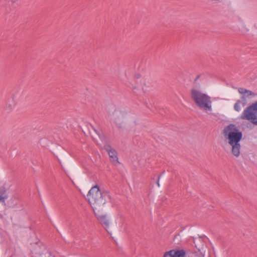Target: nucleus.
Returning <instances> with one entry per match:
<instances>
[{
	"mask_svg": "<svg viewBox=\"0 0 257 257\" xmlns=\"http://www.w3.org/2000/svg\"><path fill=\"white\" fill-rule=\"evenodd\" d=\"M89 203L91 205L95 215L102 226L108 233L111 234L108 230L109 220L106 215H99L98 213L108 210L111 206V198L107 191L102 192L98 185L91 188L87 194Z\"/></svg>",
	"mask_w": 257,
	"mask_h": 257,
	"instance_id": "obj_1",
	"label": "nucleus"
},
{
	"mask_svg": "<svg viewBox=\"0 0 257 257\" xmlns=\"http://www.w3.org/2000/svg\"><path fill=\"white\" fill-rule=\"evenodd\" d=\"M222 134L231 147L232 154L236 157H239L241 148L239 142L242 138V132L235 124L230 123L224 127Z\"/></svg>",
	"mask_w": 257,
	"mask_h": 257,
	"instance_id": "obj_2",
	"label": "nucleus"
},
{
	"mask_svg": "<svg viewBox=\"0 0 257 257\" xmlns=\"http://www.w3.org/2000/svg\"><path fill=\"white\" fill-rule=\"evenodd\" d=\"M191 97L199 108L206 111L211 110L212 101L210 97L207 94L192 89L191 90Z\"/></svg>",
	"mask_w": 257,
	"mask_h": 257,
	"instance_id": "obj_3",
	"label": "nucleus"
},
{
	"mask_svg": "<svg viewBox=\"0 0 257 257\" xmlns=\"http://www.w3.org/2000/svg\"><path fill=\"white\" fill-rule=\"evenodd\" d=\"M30 249L32 257H51V252L47 246L36 238L35 242H31Z\"/></svg>",
	"mask_w": 257,
	"mask_h": 257,
	"instance_id": "obj_4",
	"label": "nucleus"
},
{
	"mask_svg": "<svg viewBox=\"0 0 257 257\" xmlns=\"http://www.w3.org/2000/svg\"><path fill=\"white\" fill-rule=\"evenodd\" d=\"M103 148L107 152L111 162L113 163L116 162L119 163L116 151L114 149L112 148L110 145L106 144L104 145Z\"/></svg>",
	"mask_w": 257,
	"mask_h": 257,
	"instance_id": "obj_5",
	"label": "nucleus"
},
{
	"mask_svg": "<svg viewBox=\"0 0 257 257\" xmlns=\"http://www.w3.org/2000/svg\"><path fill=\"white\" fill-rule=\"evenodd\" d=\"M242 119H246L250 121L254 125H257V116L254 112L244 113L243 112L241 115Z\"/></svg>",
	"mask_w": 257,
	"mask_h": 257,
	"instance_id": "obj_6",
	"label": "nucleus"
},
{
	"mask_svg": "<svg viewBox=\"0 0 257 257\" xmlns=\"http://www.w3.org/2000/svg\"><path fill=\"white\" fill-rule=\"evenodd\" d=\"M240 104H242V106L243 107L246 105V101L245 96H242L241 97V99L238 100L236 101V102L235 103L234 106V108L236 111H239V110H240V109H241L240 106Z\"/></svg>",
	"mask_w": 257,
	"mask_h": 257,
	"instance_id": "obj_7",
	"label": "nucleus"
},
{
	"mask_svg": "<svg viewBox=\"0 0 257 257\" xmlns=\"http://www.w3.org/2000/svg\"><path fill=\"white\" fill-rule=\"evenodd\" d=\"M8 198V195L6 188L4 186L0 187V202L5 203Z\"/></svg>",
	"mask_w": 257,
	"mask_h": 257,
	"instance_id": "obj_8",
	"label": "nucleus"
},
{
	"mask_svg": "<svg viewBox=\"0 0 257 257\" xmlns=\"http://www.w3.org/2000/svg\"><path fill=\"white\" fill-rule=\"evenodd\" d=\"M244 113L250 112H257V100L252 104L247 107L243 112Z\"/></svg>",
	"mask_w": 257,
	"mask_h": 257,
	"instance_id": "obj_9",
	"label": "nucleus"
},
{
	"mask_svg": "<svg viewBox=\"0 0 257 257\" xmlns=\"http://www.w3.org/2000/svg\"><path fill=\"white\" fill-rule=\"evenodd\" d=\"M173 257H185L186 251L184 249H174Z\"/></svg>",
	"mask_w": 257,
	"mask_h": 257,
	"instance_id": "obj_10",
	"label": "nucleus"
},
{
	"mask_svg": "<svg viewBox=\"0 0 257 257\" xmlns=\"http://www.w3.org/2000/svg\"><path fill=\"white\" fill-rule=\"evenodd\" d=\"M174 249L170 250L169 251H167L164 253V257H173Z\"/></svg>",
	"mask_w": 257,
	"mask_h": 257,
	"instance_id": "obj_11",
	"label": "nucleus"
},
{
	"mask_svg": "<svg viewBox=\"0 0 257 257\" xmlns=\"http://www.w3.org/2000/svg\"><path fill=\"white\" fill-rule=\"evenodd\" d=\"M245 93L247 94L246 96H248L249 95H252V96L255 95V94L253 92H252L250 90L246 89V90H245Z\"/></svg>",
	"mask_w": 257,
	"mask_h": 257,
	"instance_id": "obj_12",
	"label": "nucleus"
},
{
	"mask_svg": "<svg viewBox=\"0 0 257 257\" xmlns=\"http://www.w3.org/2000/svg\"><path fill=\"white\" fill-rule=\"evenodd\" d=\"M245 90H246V89L244 88H239L238 89L239 93L240 94H245Z\"/></svg>",
	"mask_w": 257,
	"mask_h": 257,
	"instance_id": "obj_13",
	"label": "nucleus"
},
{
	"mask_svg": "<svg viewBox=\"0 0 257 257\" xmlns=\"http://www.w3.org/2000/svg\"><path fill=\"white\" fill-rule=\"evenodd\" d=\"M162 175H160L158 177V179H157V185L158 187L160 186V183H159V180H160V179Z\"/></svg>",
	"mask_w": 257,
	"mask_h": 257,
	"instance_id": "obj_14",
	"label": "nucleus"
},
{
	"mask_svg": "<svg viewBox=\"0 0 257 257\" xmlns=\"http://www.w3.org/2000/svg\"><path fill=\"white\" fill-rule=\"evenodd\" d=\"M135 77L136 79H139L141 77V74L140 73H137L135 74Z\"/></svg>",
	"mask_w": 257,
	"mask_h": 257,
	"instance_id": "obj_15",
	"label": "nucleus"
},
{
	"mask_svg": "<svg viewBox=\"0 0 257 257\" xmlns=\"http://www.w3.org/2000/svg\"><path fill=\"white\" fill-rule=\"evenodd\" d=\"M201 253L202 257H204V254H203L202 252H201Z\"/></svg>",
	"mask_w": 257,
	"mask_h": 257,
	"instance_id": "obj_16",
	"label": "nucleus"
},
{
	"mask_svg": "<svg viewBox=\"0 0 257 257\" xmlns=\"http://www.w3.org/2000/svg\"><path fill=\"white\" fill-rule=\"evenodd\" d=\"M198 78H199V76H198L197 77V78H196L195 80H196L197 79H198Z\"/></svg>",
	"mask_w": 257,
	"mask_h": 257,
	"instance_id": "obj_17",
	"label": "nucleus"
},
{
	"mask_svg": "<svg viewBox=\"0 0 257 257\" xmlns=\"http://www.w3.org/2000/svg\"><path fill=\"white\" fill-rule=\"evenodd\" d=\"M165 171H164L161 175H162L163 174H164Z\"/></svg>",
	"mask_w": 257,
	"mask_h": 257,
	"instance_id": "obj_18",
	"label": "nucleus"
}]
</instances>
